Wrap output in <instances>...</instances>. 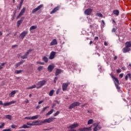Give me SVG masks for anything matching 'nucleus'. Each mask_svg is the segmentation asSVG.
<instances>
[{
  "mask_svg": "<svg viewBox=\"0 0 131 131\" xmlns=\"http://www.w3.org/2000/svg\"><path fill=\"white\" fill-rule=\"evenodd\" d=\"M47 83V80H43L42 81H39L38 83H36L37 87H36L37 89H41L43 85H45Z\"/></svg>",
  "mask_w": 131,
  "mask_h": 131,
  "instance_id": "f257e3e1",
  "label": "nucleus"
},
{
  "mask_svg": "<svg viewBox=\"0 0 131 131\" xmlns=\"http://www.w3.org/2000/svg\"><path fill=\"white\" fill-rule=\"evenodd\" d=\"M56 119V118H49L48 119H46L42 121V124L43 123H51L54 120Z\"/></svg>",
  "mask_w": 131,
  "mask_h": 131,
  "instance_id": "f03ea898",
  "label": "nucleus"
},
{
  "mask_svg": "<svg viewBox=\"0 0 131 131\" xmlns=\"http://www.w3.org/2000/svg\"><path fill=\"white\" fill-rule=\"evenodd\" d=\"M32 51H33L32 49H30L28 50L25 55L21 56V58L27 59V58H28V55H29V54H30V53H31Z\"/></svg>",
  "mask_w": 131,
  "mask_h": 131,
  "instance_id": "7ed1b4c3",
  "label": "nucleus"
},
{
  "mask_svg": "<svg viewBox=\"0 0 131 131\" xmlns=\"http://www.w3.org/2000/svg\"><path fill=\"white\" fill-rule=\"evenodd\" d=\"M80 105V103L78 102H75L73 103L69 107V109H73V108H75V107H77Z\"/></svg>",
  "mask_w": 131,
  "mask_h": 131,
  "instance_id": "20e7f679",
  "label": "nucleus"
},
{
  "mask_svg": "<svg viewBox=\"0 0 131 131\" xmlns=\"http://www.w3.org/2000/svg\"><path fill=\"white\" fill-rule=\"evenodd\" d=\"M80 105V103L78 102H75L73 103L69 107V109H73V108H75V107H77Z\"/></svg>",
  "mask_w": 131,
  "mask_h": 131,
  "instance_id": "39448f33",
  "label": "nucleus"
},
{
  "mask_svg": "<svg viewBox=\"0 0 131 131\" xmlns=\"http://www.w3.org/2000/svg\"><path fill=\"white\" fill-rule=\"evenodd\" d=\"M80 105V103L78 102H75L73 103L69 107V109H73V108H75V107H77Z\"/></svg>",
  "mask_w": 131,
  "mask_h": 131,
  "instance_id": "423d86ee",
  "label": "nucleus"
},
{
  "mask_svg": "<svg viewBox=\"0 0 131 131\" xmlns=\"http://www.w3.org/2000/svg\"><path fill=\"white\" fill-rule=\"evenodd\" d=\"M70 84V82H67V83H63L62 85V91L63 92H65V91H67V88H68V85Z\"/></svg>",
  "mask_w": 131,
  "mask_h": 131,
  "instance_id": "0eeeda50",
  "label": "nucleus"
},
{
  "mask_svg": "<svg viewBox=\"0 0 131 131\" xmlns=\"http://www.w3.org/2000/svg\"><path fill=\"white\" fill-rule=\"evenodd\" d=\"M27 34H28V31H24L21 33H20V34L19 35V37L21 39H24V37H25V36H26V35H27Z\"/></svg>",
  "mask_w": 131,
  "mask_h": 131,
  "instance_id": "6e6552de",
  "label": "nucleus"
},
{
  "mask_svg": "<svg viewBox=\"0 0 131 131\" xmlns=\"http://www.w3.org/2000/svg\"><path fill=\"white\" fill-rule=\"evenodd\" d=\"M94 126H95L94 129H93V131H98V130H100V129H101V128H102V127L100 126V125H99V124L97 123H95L93 124Z\"/></svg>",
  "mask_w": 131,
  "mask_h": 131,
  "instance_id": "1a4fd4ad",
  "label": "nucleus"
},
{
  "mask_svg": "<svg viewBox=\"0 0 131 131\" xmlns=\"http://www.w3.org/2000/svg\"><path fill=\"white\" fill-rule=\"evenodd\" d=\"M33 126H34L35 125H41L42 124V121L40 120H36L32 121Z\"/></svg>",
  "mask_w": 131,
  "mask_h": 131,
  "instance_id": "9d476101",
  "label": "nucleus"
},
{
  "mask_svg": "<svg viewBox=\"0 0 131 131\" xmlns=\"http://www.w3.org/2000/svg\"><path fill=\"white\" fill-rule=\"evenodd\" d=\"M25 11H26V8H23L22 9V10L20 11L18 15L17 16L16 19H19V18H20V17H21V16H23V14H24V13H25Z\"/></svg>",
  "mask_w": 131,
  "mask_h": 131,
  "instance_id": "9b49d317",
  "label": "nucleus"
},
{
  "mask_svg": "<svg viewBox=\"0 0 131 131\" xmlns=\"http://www.w3.org/2000/svg\"><path fill=\"white\" fill-rule=\"evenodd\" d=\"M79 131H91L92 130V126L89 127H83V128H80L78 129Z\"/></svg>",
  "mask_w": 131,
  "mask_h": 131,
  "instance_id": "f8f14e48",
  "label": "nucleus"
},
{
  "mask_svg": "<svg viewBox=\"0 0 131 131\" xmlns=\"http://www.w3.org/2000/svg\"><path fill=\"white\" fill-rule=\"evenodd\" d=\"M41 8H42V5H40L37 8L34 9L32 11V14H34V13H35L36 12H37V11H38V10H40V9H41Z\"/></svg>",
  "mask_w": 131,
  "mask_h": 131,
  "instance_id": "ddd939ff",
  "label": "nucleus"
},
{
  "mask_svg": "<svg viewBox=\"0 0 131 131\" xmlns=\"http://www.w3.org/2000/svg\"><path fill=\"white\" fill-rule=\"evenodd\" d=\"M92 12H93V9H87L84 11L85 15H88V16L92 14Z\"/></svg>",
  "mask_w": 131,
  "mask_h": 131,
  "instance_id": "4468645a",
  "label": "nucleus"
},
{
  "mask_svg": "<svg viewBox=\"0 0 131 131\" xmlns=\"http://www.w3.org/2000/svg\"><path fill=\"white\" fill-rule=\"evenodd\" d=\"M59 10H60V6H57L52 10V11L50 12V14H55V13H56V12H58Z\"/></svg>",
  "mask_w": 131,
  "mask_h": 131,
  "instance_id": "2eb2a0df",
  "label": "nucleus"
},
{
  "mask_svg": "<svg viewBox=\"0 0 131 131\" xmlns=\"http://www.w3.org/2000/svg\"><path fill=\"white\" fill-rule=\"evenodd\" d=\"M16 103V101H12L9 102H6L5 103H3V107H6L7 106H10V105H12V104H15Z\"/></svg>",
  "mask_w": 131,
  "mask_h": 131,
  "instance_id": "dca6fc26",
  "label": "nucleus"
},
{
  "mask_svg": "<svg viewBox=\"0 0 131 131\" xmlns=\"http://www.w3.org/2000/svg\"><path fill=\"white\" fill-rule=\"evenodd\" d=\"M111 77L113 79V81L115 82V84H119V81L118 80V79H117V78L114 77L113 75H112Z\"/></svg>",
  "mask_w": 131,
  "mask_h": 131,
  "instance_id": "f3484780",
  "label": "nucleus"
},
{
  "mask_svg": "<svg viewBox=\"0 0 131 131\" xmlns=\"http://www.w3.org/2000/svg\"><path fill=\"white\" fill-rule=\"evenodd\" d=\"M56 55V52L52 51L51 53H50V55L49 56V59L50 60H53V59H54V58H55V56Z\"/></svg>",
  "mask_w": 131,
  "mask_h": 131,
  "instance_id": "a211bd4d",
  "label": "nucleus"
},
{
  "mask_svg": "<svg viewBox=\"0 0 131 131\" xmlns=\"http://www.w3.org/2000/svg\"><path fill=\"white\" fill-rule=\"evenodd\" d=\"M56 45H58V41H57V39H54L52 40V41L51 42L50 46H56Z\"/></svg>",
  "mask_w": 131,
  "mask_h": 131,
  "instance_id": "6ab92c4d",
  "label": "nucleus"
},
{
  "mask_svg": "<svg viewBox=\"0 0 131 131\" xmlns=\"http://www.w3.org/2000/svg\"><path fill=\"white\" fill-rule=\"evenodd\" d=\"M24 19H25V17H22L19 20L17 21V27H19V26H20V25H21V24H22V22H23V20H24Z\"/></svg>",
  "mask_w": 131,
  "mask_h": 131,
  "instance_id": "aec40b11",
  "label": "nucleus"
},
{
  "mask_svg": "<svg viewBox=\"0 0 131 131\" xmlns=\"http://www.w3.org/2000/svg\"><path fill=\"white\" fill-rule=\"evenodd\" d=\"M54 68H55V66L52 64H50L48 67V70L49 71V72H52V71H53L54 70Z\"/></svg>",
  "mask_w": 131,
  "mask_h": 131,
  "instance_id": "412c9836",
  "label": "nucleus"
},
{
  "mask_svg": "<svg viewBox=\"0 0 131 131\" xmlns=\"http://www.w3.org/2000/svg\"><path fill=\"white\" fill-rule=\"evenodd\" d=\"M25 62V60H21L19 62L16 63L15 64V68L16 69L18 68V67H19V66H20V65H22V64H23V63H24Z\"/></svg>",
  "mask_w": 131,
  "mask_h": 131,
  "instance_id": "4be33fe9",
  "label": "nucleus"
},
{
  "mask_svg": "<svg viewBox=\"0 0 131 131\" xmlns=\"http://www.w3.org/2000/svg\"><path fill=\"white\" fill-rule=\"evenodd\" d=\"M79 124L78 123H74L72 124L71 125L69 126V128H72L73 129V128H75V127H77L78 126Z\"/></svg>",
  "mask_w": 131,
  "mask_h": 131,
  "instance_id": "5701e85b",
  "label": "nucleus"
},
{
  "mask_svg": "<svg viewBox=\"0 0 131 131\" xmlns=\"http://www.w3.org/2000/svg\"><path fill=\"white\" fill-rule=\"evenodd\" d=\"M130 51V48L125 47L123 49V53H127V52H129Z\"/></svg>",
  "mask_w": 131,
  "mask_h": 131,
  "instance_id": "b1692460",
  "label": "nucleus"
},
{
  "mask_svg": "<svg viewBox=\"0 0 131 131\" xmlns=\"http://www.w3.org/2000/svg\"><path fill=\"white\" fill-rule=\"evenodd\" d=\"M62 72V70L57 69L55 72V76H58Z\"/></svg>",
  "mask_w": 131,
  "mask_h": 131,
  "instance_id": "393cba45",
  "label": "nucleus"
},
{
  "mask_svg": "<svg viewBox=\"0 0 131 131\" xmlns=\"http://www.w3.org/2000/svg\"><path fill=\"white\" fill-rule=\"evenodd\" d=\"M126 47L130 49L131 48V41L126 42L125 43Z\"/></svg>",
  "mask_w": 131,
  "mask_h": 131,
  "instance_id": "a878e982",
  "label": "nucleus"
},
{
  "mask_svg": "<svg viewBox=\"0 0 131 131\" xmlns=\"http://www.w3.org/2000/svg\"><path fill=\"white\" fill-rule=\"evenodd\" d=\"M5 118H6L7 119H9V120H12L13 117H12L11 115H6L5 116Z\"/></svg>",
  "mask_w": 131,
  "mask_h": 131,
  "instance_id": "bb28decb",
  "label": "nucleus"
},
{
  "mask_svg": "<svg viewBox=\"0 0 131 131\" xmlns=\"http://www.w3.org/2000/svg\"><path fill=\"white\" fill-rule=\"evenodd\" d=\"M42 60V61L45 62V63H48V62H49V59H48V57H47V56L43 57Z\"/></svg>",
  "mask_w": 131,
  "mask_h": 131,
  "instance_id": "cd10ccee",
  "label": "nucleus"
},
{
  "mask_svg": "<svg viewBox=\"0 0 131 131\" xmlns=\"http://www.w3.org/2000/svg\"><path fill=\"white\" fill-rule=\"evenodd\" d=\"M30 127H31L26 124H24L22 126L19 127V128H30Z\"/></svg>",
  "mask_w": 131,
  "mask_h": 131,
  "instance_id": "c85d7f7f",
  "label": "nucleus"
},
{
  "mask_svg": "<svg viewBox=\"0 0 131 131\" xmlns=\"http://www.w3.org/2000/svg\"><path fill=\"white\" fill-rule=\"evenodd\" d=\"M113 14L114 15H116V16H118L119 15V10H114Z\"/></svg>",
  "mask_w": 131,
  "mask_h": 131,
  "instance_id": "c756f323",
  "label": "nucleus"
},
{
  "mask_svg": "<svg viewBox=\"0 0 131 131\" xmlns=\"http://www.w3.org/2000/svg\"><path fill=\"white\" fill-rule=\"evenodd\" d=\"M17 91H13L9 94V97H13L14 95H15Z\"/></svg>",
  "mask_w": 131,
  "mask_h": 131,
  "instance_id": "7c9ffc66",
  "label": "nucleus"
},
{
  "mask_svg": "<svg viewBox=\"0 0 131 131\" xmlns=\"http://www.w3.org/2000/svg\"><path fill=\"white\" fill-rule=\"evenodd\" d=\"M39 117V115H35L31 117V120H34V119H37Z\"/></svg>",
  "mask_w": 131,
  "mask_h": 131,
  "instance_id": "2f4dec72",
  "label": "nucleus"
},
{
  "mask_svg": "<svg viewBox=\"0 0 131 131\" xmlns=\"http://www.w3.org/2000/svg\"><path fill=\"white\" fill-rule=\"evenodd\" d=\"M48 108H49V106H46V107H43L42 108V110H41L40 114H42V113H43L45 112V111H46V110H47V109H48Z\"/></svg>",
  "mask_w": 131,
  "mask_h": 131,
  "instance_id": "473e14b6",
  "label": "nucleus"
},
{
  "mask_svg": "<svg viewBox=\"0 0 131 131\" xmlns=\"http://www.w3.org/2000/svg\"><path fill=\"white\" fill-rule=\"evenodd\" d=\"M128 78H129L130 79H131V75H130V73L127 74L125 76V80H127V79H128Z\"/></svg>",
  "mask_w": 131,
  "mask_h": 131,
  "instance_id": "72a5a7b5",
  "label": "nucleus"
},
{
  "mask_svg": "<svg viewBox=\"0 0 131 131\" xmlns=\"http://www.w3.org/2000/svg\"><path fill=\"white\" fill-rule=\"evenodd\" d=\"M36 28H37V26H32L30 28V31H31V30H34V29H36Z\"/></svg>",
  "mask_w": 131,
  "mask_h": 131,
  "instance_id": "f704fd0d",
  "label": "nucleus"
},
{
  "mask_svg": "<svg viewBox=\"0 0 131 131\" xmlns=\"http://www.w3.org/2000/svg\"><path fill=\"white\" fill-rule=\"evenodd\" d=\"M54 112V110H51L48 113L46 114V116H48L49 115H51V114H52V113Z\"/></svg>",
  "mask_w": 131,
  "mask_h": 131,
  "instance_id": "c9c22d12",
  "label": "nucleus"
},
{
  "mask_svg": "<svg viewBox=\"0 0 131 131\" xmlns=\"http://www.w3.org/2000/svg\"><path fill=\"white\" fill-rule=\"evenodd\" d=\"M54 93H55V90H52L49 92V96L50 97H52V96L54 95Z\"/></svg>",
  "mask_w": 131,
  "mask_h": 131,
  "instance_id": "e433bc0d",
  "label": "nucleus"
},
{
  "mask_svg": "<svg viewBox=\"0 0 131 131\" xmlns=\"http://www.w3.org/2000/svg\"><path fill=\"white\" fill-rule=\"evenodd\" d=\"M35 88H36V85H34L32 86L27 88L26 90H31L32 89H35Z\"/></svg>",
  "mask_w": 131,
  "mask_h": 131,
  "instance_id": "4c0bfd02",
  "label": "nucleus"
},
{
  "mask_svg": "<svg viewBox=\"0 0 131 131\" xmlns=\"http://www.w3.org/2000/svg\"><path fill=\"white\" fill-rule=\"evenodd\" d=\"M21 72H23V70H15V74H19Z\"/></svg>",
  "mask_w": 131,
  "mask_h": 131,
  "instance_id": "58836bf2",
  "label": "nucleus"
},
{
  "mask_svg": "<svg viewBox=\"0 0 131 131\" xmlns=\"http://www.w3.org/2000/svg\"><path fill=\"white\" fill-rule=\"evenodd\" d=\"M94 122L93 119H90L88 121V124H92Z\"/></svg>",
  "mask_w": 131,
  "mask_h": 131,
  "instance_id": "ea45409f",
  "label": "nucleus"
},
{
  "mask_svg": "<svg viewBox=\"0 0 131 131\" xmlns=\"http://www.w3.org/2000/svg\"><path fill=\"white\" fill-rule=\"evenodd\" d=\"M5 65H6V63H5V62L1 63V66H0V70H2V69H3L4 68V67H3V66H5Z\"/></svg>",
  "mask_w": 131,
  "mask_h": 131,
  "instance_id": "a19ab883",
  "label": "nucleus"
},
{
  "mask_svg": "<svg viewBox=\"0 0 131 131\" xmlns=\"http://www.w3.org/2000/svg\"><path fill=\"white\" fill-rule=\"evenodd\" d=\"M42 69H43V67H42V66H40V67H38V68H37L38 71H41V70H42Z\"/></svg>",
  "mask_w": 131,
  "mask_h": 131,
  "instance_id": "79ce46f5",
  "label": "nucleus"
},
{
  "mask_svg": "<svg viewBox=\"0 0 131 131\" xmlns=\"http://www.w3.org/2000/svg\"><path fill=\"white\" fill-rule=\"evenodd\" d=\"M24 1V0H21V2H20V4H19V10H20V9H21V8L22 7V4H23Z\"/></svg>",
  "mask_w": 131,
  "mask_h": 131,
  "instance_id": "37998d69",
  "label": "nucleus"
},
{
  "mask_svg": "<svg viewBox=\"0 0 131 131\" xmlns=\"http://www.w3.org/2000/svg\"><path fill=\"white\" fill-rule=\"evenodd\" d=\"M96 16H98V17L102 18V17H103V14H102V13H96Z\"/></svg>",
  "mask_w": 131,
  "mask_h": 131,
  "instance_id": "c03bdc74",
  "label": "nucleus"
},
{
  "mask_svg": "<svg viewBox=\"0 0 131 131\" xmlns=\"http://www.w3.org/2000/svg\"><path fill=\"white\" fill-rule=\"evenodd\" d=\"M33 125L34 124H33V123H32H32H29V122H27V125H29V126H33Z\"/></svg>",
  "mask_w": 131,
  "mask_h": 131,
  "instance_id": "a18cd8bd",
  "label": "nucleus"
},
{
  "mask_svg": "<svg viewBox=\"0 0 131 131\" xmlns=\"http://www.w3.org/2000/svg\"><path fill=\"white\" fill-rule=\"evenodd\" d=\"M36 64H39L40 65H45V62L37 61Z\"/></svg>",
  "mask_w": 131,
  "mask_h": 131,
  "instance_id": "49530a36",
  "label": "nucleus"
},
{
  "mask_svg": "<svg viewBox=\"0 0 131 131\" xmlns=\"http://www.w3.org/2000/svg\"><path fill=\"white\" fill-rule=\"evenodd\" d=\"M4 126H5V123L4 122L1 123V125H0V128H4Z\"/></svg>",
  "mask_w": 131,
  "mask_h": 131,
  "instance_id": "de8ad7c7",
  "label": "nucleus"
},
{
  "mask_svg": "<svg viewBox=\"0 0 131 131\" xmlns=\"http://www.w3.org/2000/svg\"><path fill=\"white\" fill-rule=\"evenodd\" d=\"M59 114H60V112L59 111H57L56 113L54 114V117L58 116Z\"/></svg>",
  "mask_w": 131,
  "mask_h": 131,
  "instance_id": "09e8293b",
  "label": "nucleus"
},
{
  "mask_svg": "<svg viewBox=\"0 0 131 131\" xmlns=\"http://www.w3.org/2000/svg\"><path fill=\"white\" fill-rule=\"evenodd\" d=\"M57 80H58V77H55L54 79V83H56Z\"/></svg>",
  "mask_w": 131,
  "mask_h": 131,
  "instance_id": "8fccbe9b",
  "label": "nucleus"
},
{
  "mask_svg": "<svg viewBox=\"0 0 131 131\" xmlns=\"http://www.w3.org/2000/svg\"><path fill=\"white\" fill-rule=\"evenodd\" d=\"M115 85L116 86V88L117 90H120V87H119V84H115Z\"/></svg>",
  "mask_w": 131,
  "mask_h": 131,
  "instance_id": "3c124183",
  "label": "nucleus"
},
{
  "mask_svg": "<svg viewBox=\"0 0 131 131\" xmlns=\"http://www.w3.org/2000/svg\"><path fill=\"white\" fill-rule=\"evenodd\" d=\"M25 119H28L29 120H31V117H26L25 118Z\"/></svg>",
  "mask_w": 131,
  "mask_h": 131,
  "instance_id": "603ef678",
  "label": "nucleus"
},
{
  "mask_svg": "<svg viewBox=\"0 0 131 131\" xmlns=\"http://www.w3.org/2000/svg\"><path fill=\"white\" fill-rule=\"evenodd\" d=\"M11 127H12V128H15V127H17V126L13 124L11 125Z\"/></svg>",
  "mask_w": 131,
  "mask_h": 131,
  "instance_id": "864d4df0",
  "label": "nucleus"
},
{
  "mask_svg": "<svg viewBox=\"0 0 131 131\" xmlns=\"http://www.w3.org/2000/svg\"><path fill=\"white\" fill-rule=\"evenodd\" d=\"M99 40V37L96 36L94 38V40Z\"/></svg>",
  "mask_w": 131,
  "mask_h": 131,
  "instance_id": "5fc2aeb1",
  "label": "nucleus"
},
{
  "mask_svg": "<svg viewBox=\"0 0 131 131\" xmlns=\"http://www.w3.org/2000/svg\"><path fill=\"white\" fill-rule=\"evenodd\" d=\"M43 102H45L44 100H41V101H39L38 102L39 105L40 104H42V103H43Z\"/></svg>",
  "mask_w": 131,
  "mask_h": 131,
  "instance_id": "6e6d98bb",
  "label": "nucleus"
},
{
  "mask_svg": "<svg viewBox=\"0 0 131 131\" xmlns=\"http://www.w3.org/2000/svg\"><path fill=\"white\" fill-rule=\"evenodd\" d=\"M115 31H116V29L114 28L112 30V32H115Z\"/></svg>",
  "mask_w": 131,
  "mask_h": 131,
  "instance_id": "4d7b16f0",
  "label": "nucleus"
},
{
  "mask_svg": "<svg viewBox=\"0 0 131 131\" xmlns=\"http://www.w3.org/2000/svg\"><path fill=\"white\" fill-rule=\"evenodd\" d=\"M68 131H78V130H77L75 129H72L71 128V129L69 130Z\"/></svg>",
  "mask_w": 131,
  "mask_h": 131,
  "instance_id": "13d9d810",
  "label": "nucleus"
},
{
  "mask_svg": "<svg viewBox=\"0 0 131 131\" xmlns=\"http://www.w3.org/2000/svg\"><path fill=\"white\" fill-rule=\"evenodd\" d=\"M119 77H121V78H122V77H123V74H120Z\"/></svg>",
  "mask_w": 131,
  "mask_h": 131,
  "instance_id": "bf43d9fd",
  "label": "nucleus"
},
{
  "mask_svg": "<svg viewBox=\"0 0 131 131\" xmlns=\"http://www.w3.org/2000/svg\"><path fill=\"white\" fill-rule=\"evenodd\" d=\"M117 73H120V72H121V71L120 70V69H118L117 70Z\"/></svg>",
  "mask_w": 131,
  "mask_h": 131,
  "instance_id": "052dcab7",
  "label": "nucleus"
},
{
  "mask_svg": "<svg viewBox=\"0 0 131 131\" xmlns=\"http://www.w3.org/2000/svg\"><path fill=\"white\" fill-rule=\"evenodd\" d=\"M60 93V90L58 89L56 91V95H58Z\"/></svg>",
  "mask_w": 131,
  "mask_h": 131,
  "instance_id": "680f3d73",
  "label": "nucleus"
},
{
  "mask_svg": "<svg viewBox=\"0 0 131 131\" xmlns=\"http://www.w3.org/2000/svg\"><path fill=\"white\" fill-rule=\"evenodd\" d=\"M25 103H26V104H28V103H29V100H28V99H26V100H25Z\"/></svg>",
  "mask_w": 131,
  "mask_h": 131,
  "instance_id": "e2e57ef3",
  "label": "nucleus"
},
{
  "mask_svg": "<svg viewBox=\"0 0 131 131\" xmlns=\"http://www.w3.org/2000/svg\"><path fill=\"white\" fill-rule=\"evenodd\" d=\"M39 108H40V105H38L36 107V109H39Z\"/></svg>",
  "mask_w": 131,
  "mask_h": 131,
  "instance_id": "0e129e2a",
  "label": "nucleus"
},
{
  "mask_svg": "<svg viewBox=\"0 0 131 131\" xmlns=\"http://www.w3.org/2000/svg\"><path fill=\"white\" fill-rule=\"evenodd\" d=\"M16 47H18V45H13V46H12V48H16Z\"/></svg>",
  "mask_w": 131,
  "mask_h": 131,
  "instance_id": "69168bd1",
  "label": "nucleus"
},
{
  "mask_svg": "<svg viewBox=\"0 0 131 131\" xmlns=\"http://www.w3.org/2000/svg\"><path fill=\"white\" fill-rule=\"evenodd\" d=\"M0 105H4V103H3V101L0 100Z\"/></svg>",
  "mask_w": 131,
  "mask_h": 131,
  "instance_id": "338daca9",
  "label": "nucleus"
},
{
  "mask_svg": "<svg viewBox=\"0 0 131 131\" xmlns=\"http://www.w3.org/2000/svg\"><path fill=\"white\" fill-rule=\"evenodd\" d=\"M85 105H86V103H85V104L82 105H81L82 108H83V107H84V106H85Z\"/></svg>",
  "mask_w": 131,
  "mask_h": 131,
  "instance_id": "774afa93",
  "label": "nucleus"
}]
</instances>
